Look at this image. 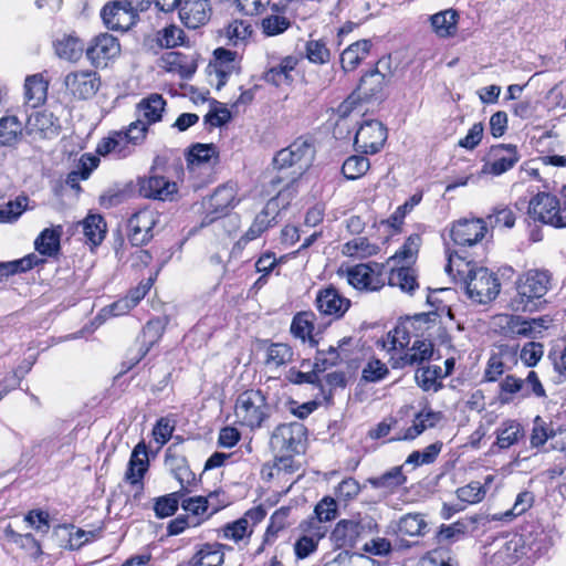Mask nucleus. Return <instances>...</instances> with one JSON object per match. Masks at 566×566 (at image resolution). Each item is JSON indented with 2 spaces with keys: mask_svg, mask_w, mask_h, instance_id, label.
<instances>
[{
  "mask_svg": "<svg viewBox=\"0 0 566 566\" xmlns=\"http://www.w3.org/2000/svg\"><path fill=\"white\" fill-rule=\"evenodd\" d=\"M520 160L517 148L514 145H496L489 153L488 160L483 164L480 174L500 176L512 169Z\"/></svg>",
  "mask_w": 566,
  "mask_h": 566,
  "instance_id": "nucleus-8",
  "label": "nucleus"
},
{
  "mask_svg": "<svg viewBox=\"0 0 566 566\" xmlns=\"http://www.w3.org/2000/svg\"><path fill=\"white\" fill-rule=\"evenodd\" d=\"M422 566H459L458 559L444 547L436 548L423 557Z\"/></svg>",
  "mask_w": 566,
  "mask_h": 566,
  "instance_id": "nucleus-55",
  "label": "nucleus"
},
{
  "mask_svg": "<svg viewBox=\"0 0 566 566\" xmlns=\"http://www.w3.org/2000/svg\"><path fill=\"white\" fill-rule=\"evenodd\" d=\"M65 93L77 101L93 97L101 86V77L92 70H76L64 76Z\"/></svg>",
  "mask_w": 566,
  "mask_h": 566,
  "instance_id": "nucleus-7",
  "label": "nucleus"
},
{
  "mask_svg": "<svg viewBox=\"0 0 566 566\" xmlns=\"http://www.w3.org/2000/svg\"><path fill=\"white\" fill-rule=\"evenodd\" d=\"M507 355V349L501 347L499 352L492 353L486 368L484 370L483 379L488 382L496 381L504 374V356Z\"/></svg>",
  "mask_w": 566,
  "mask_h": 566,
  "instance_id": "nucleus-52",
  "label": "nucleus"
},
{
  "mask_svg": "<svg viewBox=\"0 0 566 566\" xmlns=\"http://www.w3.org/2000/svg\"><path fill=\"white\" fill-rule=\"evenodd\" d=\"M262 31L268 36H275L286 31L291 20L285 14V8L274 3L270 7V13L262 19Z\"/></svg>",
  "mask_w": 566,
  "mask_h": 566,
  "instance_id": "nucleus-30",
  "label": "nucleus"
},
{
  "mask_svg": "<svg viewBox=\"0 0 566 566\" xmlns=\"http://www.w3.org/2000/svg\"><path fill=\"white\" fill-rule=\"evenodd\" d=\"M297 65V59L294 56H285L281 60V62L270 67L263 75V78L266 83L281 86L283 84H291L293 82V77L291 72L295 70Z\"/></svg>",
  "mask_w": 566,
  "mask_h": 566,
  "instance_id": "nucleus-31",
  "label": "nucleus"
},
{
  "mask_svg": "<svg viewBox=\"0 0 566 566\" xmlns=\"http://www.w3.org/2000/svg\"><path fill=\"white\" fill-rule=\"evenodd\" d=\"M166 102L159 94H151L143 98L136 107V117L142 118L145 123L151 124L161 119Z\"/></svg>",
  "mask_w": 566,
  "mask_h": 566,
  "instance_id": "nucleus-29",
  "label": "nucleus"
},
{
  "mask_svg": "<svg viewBox=\"0 0 566 566\" xmlns=\"http://www.w3.org/2000/svg\"><path fill=\"white\" fill-rule=\"evenodd\" d=\"M62 227L44 229L34 241L35 250L46 256H54L60 251Z\"/></svg>",
  "mask_w": 566,
  "mask_h": 566,
  "instance_id": "nucleus-39",
  "label": "nucleus"
},
{
  "mask_svg": "<svg viewBox=\"0 0 566 566\" xmlns=\"http://www.w3.org/2000/svg\"><path fill=\"white\" fill-rule=\"evenodd\" d=\"M306 433L301 422L282 423L271 436V448L275 453H301L304 451Z\"/></svg>",
  "mask_w": 566,
  "mask_h": 566,
  "instance_id": "nucleus-6",
  "label": "nucleus"
},
{
  "mask_svg": "<svg viewBox=\"0 0 566 566\" xmlns=\"http://www.w3.org/2000/svg\"><path fill=\"white\" fill-rule=\"evenodd\" d=\"M387 139V129L378 120L370 119L363 123L355 135V146L365 154H376Z\"/></svg>",
  "mask_w": 566,
  "mask_h": 566,
  "instance_id": "nucleus-11",
  "label": "nucleus"
},
{
  "mask_svg": "<svg viewBox=\"0 0 566 566\" xmlns=\"http://www.w3.org/2000/svg\"><path fill=\"white\" fill-rule=\"evenodd\" d=\"M446 272L454 280L457 276L463 280L468 296L480 304L491 302L500 293L501 284L493 272L483 266H471L458 252L448 253Z\"/></svg>",
  "mask_w": 566,
  "mask_h": 566,
  "instance_id": "nucleus-2",
  "label": "nucleus"
},
{
  "mask_svg": "<svg viewBox=\"0 0 566 566\" xmlns=\"http://www.w3.org/2000/svg\"><path fill=\"white\" fill-rule=\"evenodd\" d=\"M427 522L421 514H406L394 524H390V528L397 534L408 536H423L427 532Z\"/></svg>",
  "mask_w": 566,
  "mask_h": 566,
  "instance_id": "nucleus-35",
  "label": "nucleus"
},
{
  "mask_svg": "<svg viewBox=\"0 0 566 566\" xmlns=\"http://www.w3.org/2000/svg\"><path fill=\"white\" fill-rule=\"evenodd\" d=\"M314 313L312 312H301L297 313L292 321L291 324V333L294 337L302 339L303 342L308 338L310 344L312 346L317 345V342L312 336V332L314 329L313 319Z\"/></svg>",
  "mask_w": 566,
  "mask_h": 566,
  "instance_id": "nucleus-40",
  "label": "nucleus"
},
{
  "mask_svg": "<svg viewBox=\"0 0 566 566\" xmlns=\"http://www.w3.org/2000/svg\"><path fill=\"white\" fill-rule=\"evenodd\" d=\"M306 57L312 63L324 64L331 59L329 49L323 40H310L305 45Z\"/></svg>",
  "mask_w": 566,
  "mask_h": 566,
  "instance_id": "nucleus-58",
  "label": "nucleus"
},
{
  "mask_svg": "<svg viewBox=\"0 0 566 566\" xmlns=\"http://www.w3.org/2000/svg\"><path fill=\"white\" fill-rule=\"evenodd\" d=\"M187 490H179L155 499L154 511L158 518L171 516L178 510V505Z\"/></svg>",
  "mask_w": 566,
  "mask_h": 566,
  "instance_id": "nucleus-48",
  "label": "nucleus"
},
{
  "mask_svg": "<svg viewBox=\"0 0 566 566\" xmlns=\"http://www.w3.org/2000/svg\"><path fill=\"white\" fill-rule=\"evenodd\" d=\"M422 199L420 193L411 196L403 205L399 206L396 211L390 216L386 223L395 230H399L403 223V219Z\"/></svg>",
  "mask_w": 566,
  "mask_h": 566,
  "instance_id": "nucleus-59",
  "label": "nucleus"
},
{
  "mask_svg": "<svg viewBox=\"0 0 566 566\" xmlns=\"http://www.w3.org/2000/svg\"><path fill=\"white\" fill-rule=\"evenodd\" d=\"M406 481L407 478L403 474L401 467H394L381 475L373 476L367 480L374 489H382L389 493L403 485Z\"/></svg>",
  "mask_w": 566,
  "mask_h": 566,
  "instance_id": "nucleus-37",
  "label": "nucleus"
},
{
  "mask_svg": "<svg viewBox=\"0 0 566 566\" xmlns=\"http://www.w3.org/2000/svg\"><path fill=\"white\" fill-rule=\"evenodd\" d=\"M486 233V222L483 219H461L452 224L450 235L454 244L471 247L480 242Z\"/></svg>",
  "mask_w": 566,
  "mask_h": 566,
  "instance_id": "nucleus-14",
  "label": "nucleus"
},
{
  "mask_svg": "<svg viewBox=\"0 0 566 566\" xmlns=\"http://www.w3.org/2000/svg\"><path fill=\"white\" fill-rule=\"evenodd\" d=\"M277 214L276 205L270 200L260 213H258L241 240L244 242L259 238L269 227L275 222Z\"/></svg>",
  "mask_w": 566,
  "mask_h": 566,
  "instance_id": "nucleus-28",
  "label": "nucleus"
},
{
  "mask_svg": "<svg viewBox=\"0 0 566 566\" xmlns=\"http://www.w3.org/2000/svg\"><path fill=\"white\" fill-rule=\"evenodd\" d=\"M154 168L149 177L140 179L139 191L145 198L167 200L177 192V185L163 176L154 174Z\"/></svg>",
  "mask_w": 566,
  "mask_h": 566,
  "instance_id": "nucleus-21",
  "label": "nucleus"
},
{
  "mask_svg": "<svg viewBox=\"0 0 566 566\" xmlns=\"http://www.w3.org/2000/svg\"><path fill=\"white\" fill-rule=\"evenodd\" d=\"M430 318L428 314H419L408 319L406 323L396 326L390 331L391 346L388 347V353L403 350L408 348L412 333L417 329H428L430 326Z\"/></svg>",
  "mask_w": 566,
  "mask_h": 566,
  "instance_id": "nucleus-16",
  "label": "nucleus"
},
{
  "mask_svg": "<svg viewBox=\"0 0 566 566\" xmlns=\"http://www.w3.org/2000/svg\"><path fill=\"white\" fill-rule=\"evenodd\" d=\"M485 490L480 482H471L457 490V496L461 502L475 504L481 502L485 496Z\"/></svg>",
  "mask_w": 566,
  "mask_h": 566,
  "instance_id": "nucleus-64",
  "label": "nucleus"
},
{
  "mask_svg": "<svg viewBox=\"0 0 566 566\" xmlns=\"http://www.w3.org/2000/svg\"><path fill=\"white\" fill-rule=\"evenodd\" d=\"M315 302L321 314L334 318H340L350 307V301L344 297L333 285L319 290Z\"/></svg>",
  "mask_w": 566,
  "mask_h": 566,
  "instance_id": "nucleus-17",
  "label": "nucleus"
},
{
  "mask_svg": "<svg viewBox=\"0 0 566 566\" xmlns=\"http://www.w3.org/2000/svg\"><path fill=\"white\" fill-rule=\"evenodd\" d=\"M165 464L180 482L181 490H187L185 483H190V481L195 479V475L189 469L186 457L177 453L175 444L168 447L166 450Z\"/></svg>",
  "mask_w": 566,
  "mask_h": 566,
  "instance_id": "nucleus-26",
  "label": "nucleus"
},
{
  "mask_svg": "<svg viewBox=\"0 0 566 566\" xmlns=\"http://www.w3.org/2000/svg\"><path fill=\"white\" fill-rule=\"evenodd\" d=\"M221 532L223 538L239 543L245 537H250L253 530L251 528L250 523L245 521V518L240 517L234 522L226 524L221 528Z\"/></svg>",
  "mask_w": 566,
  "mask_h": 566,
  "instance_id": "nucleus-53",
  "label": "nucleus"
},
{
  "mask_svg": "<svg viewBox=\"0 0 566 566\" xmlns=\"http://www.w3.org/2000/svg\"><path fill=\"white\" fill-rule=\"evenodd\" d=\"M59 119L50 112H34L27 122L29 134H38L41 138H53L60 133Z\"/></svg>",
  "mask_w": 566,
  "mask_h": 566,
  "instance_id": "nucleus-23",
  "label": "nucleus"
},
{
  "mask_svg": "<svg viewBox=\"0 0 566 566\" xmlns=\"http://www.w3.org/2000/svg\"><path fill=\"white\" fill-rule=\"evenodd\" d=\"M101 17L108 29L126 31L135 24L137 13L122 1H114L102 9Z\"/></svg>",
  "mask_w": 566,
  "mask_h": 566,
  "instance_id": "nucleus-18",
  "label": "nucleus"
},
{
  "mask_svg": "<svg viewBox=\"0 0 566 566\" xmlns=\"http://www.w3.org/2000/svg\"><path fill=\"white\" fill-rule=\"evenodd\" d=\"M53 44L56 55L70 62H77L84 52L82 41L73 34H63Z\"/></svg>",
  "mask_w": 566,
  "mask_h": 566,
  "instance_id": "nucleus-33",
  "label": "nucleus"
},
{
  "mask_svg": "<svg viewBox=\"0 0 566 566\" xmlns=\"http://www.w3.org/2000/svg\"><path fill=\"white\" fill-rule=\"evenodd\" d=\"M391 286H398L402 292L412 294L418 289V282L415 271L408 266H401L392 270L388 277Z\"/></svg>",
  "mask_w": 566,
  "mask_h": 566,
  "instance_id": "nucleus-44",
  "label": "nucleus"
},
{
  "mask_svg": "<svg viewBox=\"0 0 566 566\" xmlns=\"http://www.w3.org/2000/svg\"><path fill=\"white\" fill-rule=\"evenodd\" d=\"M379 245L369 242L367 238H355L343 247V253L350 258L366 259L379 252Z\"/></svg>",
  "mask_w": 566,
  "mask_h": 566,
  "instance_id": "nucleus-43",
  "label": "nucleus"
},
{
  "mask_svg": "<svg viewBox=\"0 0 566 566\" xmlns=\"http://www.w3.org/2000/svg\"><path fill=\"white\" fill-rule=\"evenodd\" d=\"M23 125L17 116H3L0 118V145L14 146L21 134Z\"/></svg>",
  "mask_w": 566,
  "mask_h": 566,
  "instance_id": "nucleus-41",
  "label": "nucleus"
},
{
  "mask_svg": "<svg viewBox=\"0 0 566 566\" xmlns=\"http://www.w3.org/2000/svg\"><path fill=\"white\" fill-rule=\"evenodd\" d=\"M237 192V185L233 182L219 186L209 198V206L213 213H223L227 209L234 207L238 203Z\"/></svg>",
  "mask_w": 566,
  "mask_h": 566,
  "instance_id": "nucleus-32",
  "label": "nucleus"
},
{
  "mask_svg": "<svg viewBox=\"0 0 566 566\" xmlns=\"http://www.w3.org/2000/svg\"><path fill=\"white\" fill-rule=\"evenodd\" d=\"M413 340L407 352L391 355L389 364L392 369H403L408 366L421 365L429 361L433 355V344L430 339L419 338Z\"/></svg>",
  "mask_w": 566,
  "mask_h": 566,
  "instance_id": "nucleus-12",
  "label": "nucleus"
},
{
  "mask_svg": "<svg viewBox=\"0 0 566 566\" xmlns=\"http://www.w3.org/2000/svg\"><path fill=\"white\" fill-rule=\"evenodd\" d=\"M486 219L492 227L503 226L510 229L515 224L514 212L504 205L494 207L492 213L488 214Z\"/></svg>",
  "mask_w": 566,
  "mask_h": 566,
  "instance_id": "nucleus-62",
  "label": "nucleus"
},
{
  "mask_svg": "<svg viewBox=\"0 0 566 566\" xmlns=\"http://www.w3.org/2000/svg\"><path fill=\"white\" fill-rule=\"evenodd\" d=\"M149 467L147 447L144 442H139L133 450L126 471V479L133 485L143 488V478Z\"/></svg>",
  "mask_w": 566,
  "mask_h": 566,
  "instance_id": "nucleus-25",
  "label": "nucleus"
},
{
  "mask_svg": "<svg viewBox=\"0 0 566 566\" xmlns=\"http://www.w3.org/2000/svg\"><path fill=\"white\" fill-rule=\"evenodd\" d=\"M527 216L555 229L566 228V200H560L549 192H537L528 201Z\"/></svg>",
  "mask_w": 566,
  "mask_h": 566,
  "instance_id": "nucleus-5",
  "label": "nucleus"
},
{
  "mask_svg": "<svg viewBox=\"0 0 566 566\" xmlns=\"http://www.w3.org/2000/svg\"><path fill=\"white\" fill-rule=\"evenodd\" d=\"M442 446V442L437 441L426 447L422 451L411 452L406 460V464H413L418 467L434 462V460L441 452Z\"/></svg>",
  "mask_w": 566,
  "mask_h": 566,
  "instance_id": "nucleus-54",
  "label": "nucleus"
},
{
  "mask_svg": "<svg viewBox=\"0 0 566 566\" xmlns=\"http://www.w3.org/2000/svg\"><path fill=\"white\" fill-rule=\"evenodd\" d=\"M338 505L334 497L324 496L314 509V516L322 522H331L337 517Z\"/></svg>",
  "mask_w": 566,
  "mask_h": 566,
  "instance_id": "nucleus-61",
  "label": "nucleus"
},
{
  "mask_svg": "<svg viewBox=\"0 0 566 566\" xmlns=\"http://www.w3.org/2000/svg\"><path fill=\"white\" fill-rule=\"evenodd\" d=\"M231 547L220 543H206L199 546L188 566H221L224 563L223 549Z\"/></svg>",
  "mask_w": 566,
  "mask_h": 566,
  "instance_id": "nucleus-24",
  "label": "nucleus"
},
{
  "mask_svg": "<svg viewBox=\"0 0 566 566\" xmlns=\"http://www.w3.org/2000/svg\"><path fill=\"white\" fill-rule=\"evenodd\" d=\"M340 361V352L334 346H329L327 350L318 349L314 358L315 369L319 374L329 367L338 365Z\"/></svg>",
  "mask_w": 566,
  "mask_h": 566,
  "instance_id": "nucleus-56",
  "label": "nucleus"
},
{
  "mask_svg": "<svg viewBox=\"0 0 566 566\" xmlns=\"http://www.w3.org/2000/svg\"><path fill=\"white\" fill-rule=\"evenodd\" d=\"M293 349L287 344L272 343L266 348L265 365L270 368H279L292 361Z\"/></svg>",
  "mask_w": 566,
  "mask_h": 566,
  "instance_id": "nucleus-46",
  "label": "nucleus"
},
{
  "mask_svg": "<svg viewBox=\"0 0 566 566\" xmlns=\"http://www.w3.org/2000/svg\"><path fill=\"white\" fill-rule=\"evenodd\" d=\"M382 266L378 263L357 264L347 271L348 283L359 291H378L385 285Z\"/></svg>",
  "mask_w": 566,
  "mask_h": 566,
  "instance_id": "nucleus-9",
  "label": "nucleus"
},
{
  "mask_svg": "<svg viewBox=\"0 0 566 566\" xmlns=\"http://www.w3.org/2000/svg\"><path fill=\"white\" fill-rule=\"evenodd\" d=\"M218 157V148L214 144H193L188 151L187 160L191 165H201Z\"/></svg>",
  "mask_w": 566,
  "mask_h": 566,
  "instance_id": "nucleus-50",
  "label": "nucleus"
},
{
  "mask_svg": "<svg viewBox=\"0 0 566 566\" xmlns=\"http://www.w3.org/2000/svg\"><path fill=\"white\" fill-rule=\"evenodd\" d=\"M551 283L547 271L530 270L516 281V295L512 307L516 312H535L542 304Z\"/></svg>",
  "mask_w": 566,
  "mask_h": 566,
  "instance_id": "nucleus-3",
  "label": "nucleus"
},
{
  "mask_svg": "<svg viewBox=\"0 0 566 566\" xmlns=\"http://www.w3.org/2000/svg\"><path fill=\"white\" fill-rule=\"evenodd\" d=\"M165 332V322L164 319L157 317L148 321L146 325L143 327L142 333L136 339L137 349L129 350L128 353V368L137 365L150 350V348L156 345L163 334Z\"/></svg>",
  "mask_w": 566,
  "mask_h": 566,
  "instance_id": "nucleus-10",
  "label": "nucleus"
},
{
  "mask_svg": "<svg viewBox=\"0 0 566 566\" xmlns=\"http://www.w3.org/2000/svg\"><path fill=\"white\" fill-rule=\"evenodd\" d=\"M211 15L209 0H182L179 7V17L189 29H197L206 24Z\"/></svg>",
  "mask_w": 566,
  "mask_h": 566,
  "instance_id": "nucleus-19",
  "label": "nucleus"
},
{
  "mask_svg": "<svg viewBox=\"0 0 566 566\" xmlns=\"http://www.w3.org/2000/svg\"><path fill=\"white\" fill-rule=\"evenodd\" d=\"M82 231L92 244H99L106 232V223L102 216L90 214L81 222Z\"/></svg>",
  "mask_w": 566,
  "mask_h": 566,
  "instance_id": "nucleus-47",
  "label": "nucleus"
},
{
  "mask_svg": "<svg viewBox=\"0 0 566 566\" xmlns=\"http://www.w3.org/2000/svg\"><path fill=\"white\" fill-rule=\"evenodd\" d=\"M218 493L213 492L210 493L207 497L205 496H195V497H188L181 501V507L186 512L191 513L193 516L198 517L200 515H203L211 505V499L217 497Z\"/></svg>",
  "mask_w": 566,
  "mask_h": 566,
  "instance_id": "nucleus-57",
  "label": "nucleus"
},
{
  "mask_svg": "<svg viewBox=\"0 0 566 566\" xmlns=\"http://www.w3.org/2000/svg\"><path fill=\"white\" fill-rule=\"evenodd\" d=\"M271 407L266 395L260 389H250L241 392L235 401L234 416L241 426L252 430L261 428L270 417Z\"/></svg>",
  "mask_w": 566,
  "mask_h": 566,
  "instance_id": "nucleus-4",
  "label": "nucleus"
},
{
  "mask_svg": "<svg viewBox=\"0 0 566 566\" xmlns=\"http://www.w3.org/2000/svg\"><path fill=\"white\" fill-rule=\"evenodd\" d=\"M458 13L454 10L440 11L430 17L431 27L440 38L452 36L457 32Z\"/></svg>",
  "mask_w": 566,
  "mask_h": 566,
  "instance_id": "nucleus-38",
  "label": "nucleus"
},
{
  "mask_svg": "<svg viewBox=\"0 0 566 566\" xmlns=\"http://www.w3.org/2000/svg\"><path fill=\"white\" fill-rule=\"evenodd\" d=\"M120 52L118 40L112 34L104 33L95 36L85 50L86 57L95 67H105L109 60Z\"/></svg>",
  "mask_w": 566,
  "mask_h": 566,
  "instance_id": "nucleus-13",
  "label": "nucleus"
},
{
  "mask_svg": "<svg viewBox=\"0 0 566 566\" xmlns=\"http://www.w3.org/2000/svg\"><path fill=\"white\" fill-rule=\"evenodd\" d=\"M156 221V213L153 210L143 209L134 213L128 220L130 243L135 247L147 244L153 238Z\"/></svg>",
  "mask_w": 566,
  "mask_h": 566,
  "instance_id": "nucleus-15",
  "label": "nucleus"
},
{
  "mask_svg": "<svg viewBox=\"0 0 566 566\" xmlns=\"http://www.w3.org/2000/svg\"><path fill=\"white\" fill-rule=\"evenodd\" d=\"M24 90L27 101L35 107L45 101L48 83L41 74L30 75L25 78Z\"/></svg>",
  "mask_w": 566,
  "mask_h": 566,
  "instance_id": "nucleus-42",
  "label": "nucleus"
},
{
  "mask_svg": "<svg viewBox=\"0 0 566 566\" xmlns=\"http://www.w3.org/2000/svg\"><path fill=\"white\" fill-rule=\"evenodd\" d=\"M213 54L217 63V75L219 77L217 87L220 88L226 84L228 75L235 69L237 52L218 48L214 50Z\"/></svg>",
  "mask_w": 566,
  "mask_h": 566,
  "instance_id": "nucleus-45",
  "label": "nucleus"
},
{
  "mask_svg": "<svg viewBox=\"0 0 566 566\" xmlns=\"http://www.w3.org/2000/svg\"><path fill=\"white\" fill-rule=\"evenodd\" d=\"M441 378L442 368L437 365L418 368L415 374V380L423 391H439L443 387Z\"/></svg>",
  "mask_w": 566,
  "mask_h": 566,
  "instance_id": "nucleus-36",
  "label": "nucleus"
},
{
  "mask_svg": "<svg viewBox=\"0 0 566 566\" xmlns=\"http://www.w3.org/2000/svg\"><path fill=\"white\" fill-rule=\"evenodd\" d=\"M370 163L367 157L354 155L344 161L342 172L346 179L356 180L363 177L368 171Z\"/></svg>",
  "mask_w": 566,
  "mask_h": 566,
  "instance_id": "nucleus-49",
  "label": "nucleus"
},
{
  "mask_svg": "<svg viewBox=\"0 0 566 566\" xmlns=\"http://www.w3.org/2000/svg\"><path fill=\"white\" fill-rule=\"evenodd\" d=\"M384 86L385 75L378 69H373L361 76L354 95L357 96V99L368 101L373 97H378Z\"/></svg>",
  "mask_w": 566,
  "mask_h": 566,
  "instance_id": "nucleus-27",
  "label": "nucleus"
},
{
  "mask_svg": "<svg viewBox=\"0 0 566 566\" xmlns=\"http://www.w3.org/2000/svg\"><path fill=\"white\" fill-rule=\"evenodd\" d=\"M185 36L184 30L177 25H168L157 33V42L161 48H175L182 43Z\"/></svg>",
  "mask_w": 566,
  "mask_h": 566,
  "instance_id": "nucleus-60",
  "label": "nucleus"
},
{
  "mask_svg": "<svg viewBox=\"0 0 566 566\" xmlns=\"http://www.w3.org/2000/svg\"><path fill=\"white\" fill-rule=\"evenodd\" d=\"M371 42L359 40L345 49L340 55L342 69L345 72L355 70L358 64L369 54Z\"/></svg>",
  "mask_w": 566,
  "mask_h": 566,
  "instance_id": "nucleus-34",
  "label": "nucleus"
},
{
  "mask_svg": "<svg viewBox=\"0 0 566 566\" xmlns=\"http://www.w3.org/2000/svg\"><path fill=\"white\" fill-rule=\"evenodd\" d=\"M314 156L312 143L302 138L279 150L273 158V167L277 174L270 181L272 191H277L281 197L290 191L312 165Z\"/></svg>",
  "mask_w": 566,
  "mask_h": 566,
  "instance_id": "nucleus-1",
  "label": "nucleus"
},
{
  "mask_svg": "<svg viewBox=\"0 0 566 566\" xmlns=\"http://www.w3.org/2000/svg\"><path fill=\"white\" fill-rule=\"evenodd\" d=\"M522 433V426L510 420L503 423V427L497 430L496 444L501 449H507L518 441Z\"/></svg>",
  "mask_w": 566,
  "mask_h": 566,
  "instance_id": "nucleus-51",
  "label": "nucleus"
},
{
  "mask_svg": "<svg viewBox=\"0 0 566 566\" xmlns=\"http://www.w3.org/2000/svg\"><path fill=\"white\" fill-rule=\"evenodd\" d=\"M136 145L124 135L122 130H115L108 137L103 138L96 147L101 156L113 154L116 158H126L134 153Z\"/></svg>",
  "mask_w": 566,
  "mask_h": 566,
  "instance_id": "nucleus-22",
  "label": "nucleus"
},
{
  "mask_svg": "<svg viewBox=\"0 0 566 566\" xmlns=\"http://www.w3.org/2000/svg\"><path fill=\"white\" fill-rule=\"evenodd\" d=\"M552 437H554V431L549 430L547 423L541 416H536L533 421V429L530 439L531 446L539 448Z\"/></svg>",
  "mask_w": 566,
  "mask_h": 566,
  "instance_id": "nucleus-63",
  "label": "nucleus"
},
{
  "mask_svg": "<svg viewBox=\"0 0 566 566\" xmlns=\"http://www.w3.org/2000/svg\"><path fill=\"white\" fill-rule=\"evenodd\" d=\"M364 526L354 520H340L331 533L329 539L336 548L347 549L356 546Z\"/></svg>",
  "mask_w": 566,
  "mask_h": 566,
  "instance_id": "nucleus-20",
  "label": "nucleus"
}]
</instances>
